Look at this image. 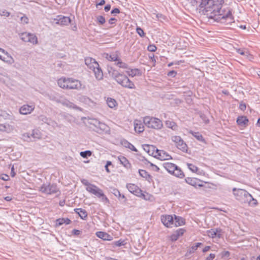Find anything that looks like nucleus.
I'll return each mask as SVG.
<instances>
[{"label": "nucleus", "mask_w": 260, "mask_h": 260, "mask_svg": "<svg viewBox=\"0 0 260 260\" xmlns=\"http://www.w3.org/2000/svg\"><path fill=\"white\" fill-rule=\"evenodd\" d=\"M224 3V0H197L200 13L214 21L230 24L234 22V17L231 10H222Z\"/></svg>", "instance_id": "obj_1"}, {"label": "nucleus", "mask_w": 260, "mask_h": 260, "mask_svg": "<svg viewBox=\"0 0 260 260\" xmlns=\"http://www.w3.org/2000/svg\"><path fill=\"white\" fill-rule=\"evenodd\" d=\"M233 191L236 199L241 203H247L250 206H255L257 204V200L246 190L234 188Z\"/></svg>", "instance_id": "obj_2"}, {"label": "nucleus", "mask_w": 260, "mask_h": 260, "mask_svg": "<svg viewBox=\"0 0 260 260\" xmlns=\"http://www.w3.org/2000/svg\"><path fill=\"white\" fill-rule=\"evenodd\" d=\"M58 85L64 89H76L79 90L82 89L81 82L73 78H60L57 81Z\"/></svg>", "instance_id": "obj_3"}, {"label": "nucleus", "mask_w": 260, "mask_h": 260, "mask_svg": "<svg viewBox=\"0 0 260 260\" xmlns=\"http://www.w3.org/2000/svg\"><path fill=\"white\" fill-rule=\"evenodd\" d=\"M112 77L123 87L134 89L136 88L135 84L125 75L113 70L111 73Z\"/></svg>", "instance_id": "obj_4"}, {"label": "nucleus", "mask_w": 260, "mask_h": 260, "mask_svg": "<svg viewBox=\"0 0 260 260\" xmlns=\"http://www.w3.org/2000/svg\"><path fill=\"white\" fill-rule=\"evenodd\" d=\"M88 123L90 129L100 134L107 133L110 131L107 124L97 119H89Z\"/></svg>", "instance_id": "obj_5"}, {"label": "nucleus", "mask_w": 260, "mask_h": 260, "mask_svg": "<svg viewBox=\"0 0 260 260\" xmlns=\"http://www.w3.org/2000/svg\"><path fill=\"white\" fill-rule=\"evenodd\" d=\"M48 98L52 101L55 102L57 103L61 104L62 105L75 109H78V107L73 103L67 100L66 98L60 96L58 93H51L47 95Z\"/></svg>", "instance_id": "obj_6"}, {"label": "nucleus", "mask_w": 260, "mask_h": 260, "mask_svg": "<svg viewBox=\"0 0 260 260\" xmlns=\"http://www.w3.org/2000/svg\"><path fill=\"white\" fill-rule=\"evenodd\" d=\"M144 123L149 128L159 129L162 127V121L158 118L146 116L143 119Z\"/></svg>", "instance_id": "obj_7"}, {"label": "nucleus", "mask_w": 260, "mask_h": 260, "mask_svg": "<svg viewBox=\"0 0 260 260\" xmlns=\"http://www.w3.org/2000/svg\"><path fill=\"white\" fill-rule=\"evenodd\" d=\"M39 191L47 194H52L58 192H59V194L60 193L59 188L55 183H43L40 186Z\"/></svg>", "instance_id": "obj_8"}, {"label": "nucleus", "mask_w": 260, "mask_h": 260, "mask_svg": "<svg viewBox=\"0 0 260 260\" xmlns=\"http://www.w3.org/2000/svg\"><path fill=\"white\" fill-rule=\"evenodd\" d=\"M86 190L89 193H92L101 199L103 202H108L109 200L107 197L104 194L103 190L95 185H90V187H86Z\"/></svg>", "instance_id": "obj_9"}, {"label": "nucleus", "mask_w": 260, "mask_h": 260, "mask_svg": "<svg viewBox=\"0 0 260 260\" xmlns=\"http://www.w3.org/2000/svg\"><path fill=\"white\" fill-rule=\"evenodd\" d=\"M172 141L174 142L176 147L183 152H187L188 147L183 139L178 136L171 137Z\"/></svg>", "instance_id": "obj_10"}, {"label": "nucleus", "mask_w": 260, "mask_h": 260, "mask_svg": "<svg viewBox=\"0 0 260 260\" xmlns=\"http://www.w3.org/2000/svg\"><path fill=\"white\" fill-rule=\"evenodd\" d=\"M20 38L23 41L30 43L33 45H36L38 43V38L34 34L23 32L20 35Z\"/></svg>", "instance_id": "obj_11"}, {"label": "nucleus", "mask_w": 260, "mask_h": 260, "mask_svg": "<svg viewBox=\"0 0 260 260\" xmlns=\"http://www.w3.org/2000/svg\"><path fill=\"white\" fill-rule=\"evenodd\" d=\"M0 59L9 63H12L14 61V59L9 53L1 48H0Z\"/></svg>", "instance_id": "obj_12"}, {"label": "nucleus", "mask_w": 260, "mask_h": 260, "mask_svg": "<svg viewBox=\"0 0 260 260\" xmlns=\"http://www.w3.org/2000/svg\"><path fill=\"white\" fill-rule=\"evenodd\" d=\"M161 221L163 224L167 228H172L173 225H174V218L172 215H161Z\"/></svg>", "instance_id": "obj_13"}, {"label": "nucleus", "mask_w": 260, "mask_h": 260, "mask_svg": "<svg viewBox=\"0 0 260 260\" xmlns=\"http://www.w3.org/2000/svg\"><path fill=\"white\" fill-rule=\"evenodd\" d=\"M54 20L56 21V24L61 26L67 25L71 22V19L69 17L62 15H58Z\"/></svg>", "instance_id": "obj_14"}, {"label": "nucleus", "mask_w": 260, "mask_h": 260, "mask_svg": "<svg viewBox=\"0 0 260 260\" xmlns=\"http://www.w3.org/2000/svg\"><path fill=\"white\" fill-rule=\"evenodd\" d=\"M126 188L129 192L136 196H140L142 195V190L135 184H127Z\"/></svg>", "instance_id": "obj_15"}, {"label": "nucleus", "mask_w": 260, "mask_h": 260, "mask_svg": "<svg viewBox=\"0 0 260 260\" xmlns=\"http://www.w3.org/2000/svg\"><path fill=\"white\" fill-rule=\"evenodd\" d=\"M207 234L209 237L212 238L217 237L221 238L222 230L220 228L212 229L207 231Z\"/></svg>", "instance_id": "obj_16"}, {"label": "nucleus", "mask_w": 260, "mask_h": 260, "mask_svg": "<svg viewBox=\"0 0 260 260\" xmlns=\"http://www.w3.org/2000/svg\"><path fill=\"white\" fill-rule=\"evenodd\" d=\"M34 109V105H24L19 109V112L21 114L27 115L32 112Z\"/></svg>", "instance_id": "obj_17"}, {"label": "nucleus", "mask_w": 260, "mask_h": 260, "mask_svg": "<svg viewBox=\"0 0 260 260\" xmlns=\"http://www.w3.org/2000/svg\"><path fill=\"white\" fill-rule=\"evenodd\" d=\"M155 153L156 154V156H158V158L160 160H168L172 159L171 156L164 150L156 149Z\"/></svg>", "instance_id": "obj_18"}, {"label": "nucleus", "mask_w": 260, "mask_h": 260, "mask_svg": "<svg viewBox=\"0 0 260 260\" xmlns=\"http://www.w3.org/2000/svg\"><path fill=\"white\" fill-rule=\"evenodd\" d=\"M85 63L86 65L88 67V68L91 70L93 69L96 68V66H98V64H99L98 62L96 61L95 59L91 57L85 58Z\"/></svg>", "instance_id": "obj_19"}, {"label": "nucleus", "mask_w": 260, "mask_h": 260, "mask_svg": "<svg viewBox=\"0 0 260 260\" xmlns=\"http://www.w3.org/2000/svg\"><path fill=\"white\" fill-rule=\"evenodd\" d=\"M96 236L104 240L111 241L113 239V237L104 232H97L95 234Z\"/></svg>", "instance_id": "obj_20"}, {"label": "nucleus", "mask_w": 260, "mask_h": 260, "mask_svg": "<svg viewBox=\"0 0 260 260\" xmlns=\"http://www.w3.org/2000/svg\"><path fill=\"white\" fill-rule=\"evenodd\" d=\"M143 149L150 155H154V157H156V154L155 153V147H154L153 145H150L148 144L144 145Z\"/></svg>", "instance_id": "obj_21"}, {"label": "nucleus", "mask_w": 260, "mask_h": 260, "mask_svg": "<svg viewBox=\"0 0 260 260\" xmlns=\"http://www.w3.org/2000/svg\"><path fill=\"white\" fill-rule=\"evenodd\" d=\"M13 120L14 119L13 116L6 111L0 110V120Z\"/></svg>", "instance_id": "obj_22"}, {"label": "nucleus", "mask_w": 260, "mask_h": 260, "mask_svg": "<svg viewBox=\"0 0 260 260\" xmlns=\"http://www.w3.org/2000/svg\"><path fill=\"white\" fill-rule=\"evenodd\" d=\"M162 166L165 170L171 174L176 168V165L171 162H164L162 164Z\"/></svg>", "instance_id": "obj_23"}, {"label": "nucleus", "mask_w": 260, "mask_h": 260, "mask_svg": "<svg viewBox=\"0 0 260 260\" xmlns=\"http://www.w3.org/2000/svg\"><path fill=\"white\" fill-rule=\"evenodd\" d=\"M39 120L43 123H46L49 125H52L53 126L56 124L54 121L44 115H40L39 117Z\"/></svg>", "instance_id": "obj_24"}, {"label": "nucleus", "mask_w": 260, "mask_h": 260, "mask_svg": "<svg viewBox=\"0 0 260 260\" xmlns=\"http://www.w3.org/2000/svg\"><path fill=\"white\" fill-rule=\"evenodd\" d=\"M92 70L94 72L95 77L97 80H100L103 79V73L101 68L100 67L99 64H98L96 68H95V69H93Z\"/></svg>", "instance_id": "obj_25"}, {"label": "nucleus", "mask_w": 260, "mask_h": 260, "mask_svg": "<svg viewBox=\"0 0 260 260\" xmlns=\"http://www.w3.org/2000/svg\"><path fill=\"white\" fill-rule=\"evenodd\" d=\"M118 159L120 164L126 169H129L131 168V164L125 157L120 155L118 156Z\"/></svg>", "instance_id": "obj_26"}, {"label": "nucleus", "mask_w": 260, "mask_h": 260, "mask_svg": "<svg viewBox=\"0 0 260 260\" xmlns=\"http://www.w3.org/2000/svg\"><path fill=\"white\" fill-rule=\"evenodd\" d=\"M134 129L136 132L141 133L144 131V126L141 121L136 120L134 122Z\"/></svg>", "instance_id": "obj_27"}, {"label": "nucleus", "mask_w": 260, "mask_h": 260, "mask_svg": "<svg viewBox=\"0 0 260 260\" xmlns=\"http://www.w3.org/2000/svg\"><path fill=\"white\" fill-rule=\"evenodd\" d=\"M185 219L183 218L174 215V225L175 226H181L185 224Z\"/></svg>", "instance_id": "obj_28"}, {"label": "nucleus", "mask_w": 260, "mask_h": 260, "mask_svg": "<svg viewBox=\"0 0 260 260\" xmlns=\"http://www.w3.org/2000/svg\"><path fill=\"white\" fill-rule=\"evenodd\" d=\"M121 145L125 148L131 149L132 151L137 152L136 148L126 140L123 139L121 141Z\"/></svg>", "instance_id": "obj_29"}, {"label": "nucleus", "mask_w": 260, "mask_h": 260, "mask_svg": "<svg viewBox=\"0 0 260 260\" xmlns=\"http://www.w3.org/2000/svg\"><path fill=\"white\" fill-rule=\"evenodd\" d=\"M74 211L76 213L78 214L80 217L83 219L85 220L87 217V213L86 211L82 208H75L74 209Z\"/></svg>", "instance_id": "obj_30"}, {"label": "nucleus", "mask_w": 260, "mask_h": 260, "mask_svg": "<svg viewBox=\"0 0 260 260\" xmlns=\"http://www.w3.org/2000/svg\"><path fill=\"white\" fill-rule=\"evenodd\" d=\"M139 175L143 178H145L146 180L150 182L152 179L151 176L145 170L140 169L139 170Z\"/></svg>", "instance_id": "obj_31"}, {"label": "nucleus", "mask_w": 260, "mask_h": 260, "mask_svg": "<svg viewBox=\"0 0 260 260\" xmlns=\"http://www.w3.org/2000/svg\"><path fill=\"white\" fill-rule=\"evenodd\" d=\"M71 222V220L68 218H60L57 219L56 220V226H60L62 225L63 224H65L66 225L70 224Z\"/></svg>", "instance_id": "obj_32"}, {"label": "nucleus", "mask_w": 260, "mask_h": 260, "mask_svg": "<svg viewBox=\"0 0 260 260\" xmlns=\"http://www.w3.org/2000/svg\"><path fill=\"white\" fill-rule=\"evenodd\" d=\"M187 183L193 186L197 187V186H202L201 184H198L197 182L198 180L195 178L187 177L185 179Z\"/></svg>", "instance_id": "obj_33"}, {"label": "nucleus", "mask_w": 260, "mask_h": 260, "mask_svg": "<svg viewBox=\"0 0 260 260\" xmlns=\"http://www.w3.org/2000/svg\"><path fill=\"white\" fill-rule=\"evenodd\" d=\"M248 122V119L246 116H239L237 119V123L239 125L243 126L246 125Z\"/></svg>", "instance_id": "obj_34"}, {"label": "nucleus", "mask_w": 260, "mask_h": 260, "mask_svg": "<svg viewBox=\"0 0 260 260\" xmlns=\"http://www.w3.org/2000/svg\"><path fill=\"white\" fill-rule=\"evenodd\" d=\"M189 133L191 134L198 141L203 143H205V140L203 138V136L199 132H195L192 131H190Z\"/></svg>", "instance_id": "obj_35"}, {"label": "nucleus", "mask_w": 260, "mask_h": 260, "mask_svg": "<svg viewBox=\"0 0 260 260\" xmlns=\"http://www.w3.org/2000/svg\"><path fill=\"white\" fill-rule=\"evenodd\" d=\"M202 244V243L200 242L196 243L194 245H193L188 249L186 253V255L187 256L191 253H194L197 250L199 246H200Z\"/></svg>", "instance_id": "obj_36"}, {"label": "nucleus", "mask_w": 260, "mask_h": 260, "mask_svg": "<svg viewBox=\"0 0 260 260\" xmlns=\"http://www.w3.org/2000/svg\"><path fill=\"white\" fill-rule=\"evenodd\" d=\"M171 174L180 178H182L184 176L183 172L182 171L181 169L177 166H176V168L175 169V170H174V171H173V172H172Z\"/></svg>", "instance_id": "obj_37"}, {"label": "nucleus", "mask_w": 260, "mask_h": 260, "mask_svg": "<svg viewBox=\"0 0 260 260\" xmlns=\"http://www.w3.org/2000/svg\"><path fill=\"white\" fill-rule=\"evenodd\" d=\"M166 125L167 127L171 128L173 131L178 130V125L175 122L173 121L167 120L166 121Z\"/></svg>", "instance_id": "obj_38"}, {"label": "nucleus", "mask_w": 260, "mask_h": 260, "mask_svg": "<svg viewBox=\"0 0 260 260\" xmlns=\"http://www.w3.org/2000/svg\"><path fill=\"white\" fill-rule=\"evenodd\" d=\"M79 100L80 102L84 103L85 104L89 105L92 103L91 100L86 95H81L79 97Z\"/></svg>", "instance_id": "obj_39"}, {"label": "nucleus", "mask_w": 260, "mask_h": 260, "mask_svg": "<svg viewBox=\"0 0 260 260\" xmlns=\"http://www.w3.org/2000/svg\"><path fill=\"white\" fill-rule=\"evenodd\" d=\"M128 70L126 71V73L132 77L138 75L140 74V70L138 69H127Z\"/></svg>", "instance_id": "obj_40"}, {"label": "nucleus", "mask_w": 260, "mask_h": 260, "mask_svg": "<svg viewBox=\"0 0 260 260\" xmlns=\"http://www.w3.org/2000/svg\"><path fill=\"white\" fill-rule=\"evenodd\" d=\"M126 244V242L125 241V240L120 239L118 241L113 242L111 244L113 247H120L121 246H124Z\"/></svg>", "instance_id": "obj_41"}, {"label": "nucleus", "mask_w": 260, "mask_h": 260, "mask_svg": "<svg viewBox=\"0 0 260 260\" xmlns=\"http://www.w3.org/2000/svg\"><path fill=\"white\" fill-rule=\"evenodd\" d=\"M106 102L108 107L110 108H113L117 105L116 100L111 98H108Z\"/></svg>", "instance_id": "obj_42"}, {"label": "nucleus", "mask_w": 260, "mask_h": 260, "mask_svg": "<svg viewBox=\"0 0 260 260\" xmlns=\"http://www.w3.org/2000/svg\"><path fill=\"white\" fill-rule=\"evenodd\" d=\"M115 64L118 67L122 69H128V66L125 62H122L120 58L115 62Z\"/></svg>", "instance_id": "obj_43"}, {"label": "nucleus", "mask_w": 260, "mask_h": 260, "mask_svg": "<svg viewBox=\"0 0 260 260\" xmlns=\"http://www.w3.org/2000/svg\"><path fill=\"white\" fill-rule=\"evenodd\" d=\"M14 129V127L9 124H3V131L7 133H11Z\"/></svg>", "instance_id": "obj_44"}, {"label": "nucleus", "mask_w": 260, "mask_h": 260, "mask_svg": "<svg viewBox=\"0 0 260 260\" xmlns=\"http://www.w3.org/2000/svg\"><path fill=\"white\" fill-rule=\"evenodd\" d=\"M106 57L109 60L111 61H117L119 58L117 54L115 53H113L110 55L107 54Z\"/></svg>", "instance_id": "obj_45"}, {"label": "nucleus", "mask_w": 260, "mask_h": 260, "mask_svg": "<svg viewBox=\"0 0 260 260\" xmlns=\"http://www.w3.org/2000/svg\"><path fill=\"white\" fill-rule=\"evenodd\" d=\"M80 154L83 158H87L91 155L92 152L90 150H86L81 152Z\"/></svg>", "instance_id": "obj_46"}, {"label": "nucleus", "mask_w": 260, "mask_h": 260, "mask_svg": "<svg viewBox=\"0 0 260 260\" xmlns=\"http://www.w3.org/2000/svg\"><path fill=\"white\" fill-rule=\"evenodd\" d=\"M96 20L101 25L104 24L106 22L105 17L101 15L98 16L96 17Z\"/></svg>", "instance_id": "obj_47"}, {"label": "nucleus", "mask_w": 260, "mask_h": 260, "mask_svg": "<svg viewBox=\"0 0 260 260\" xmlns=\"http://www.w3.org/2000/svg\"><path fill=\"white\" fill-rule=\"evenodd\" d=\"M110 190L111 193H112L115 196H116L117 197H118V196H120V191L118 190V189H117L116 188L110 187Z\"/></svg>", "instance_id": "obj_48"}, {"label": "nucleus", "mask_w": 260, "mask_h": 260, "mask_svg": "<svg viewBox=\"0 0 260 260\" xmlns=\"http://www.w3.org/2000/svg\"><path fill=\"white\" fill-rule=\"evenodd\" d=\"M236 52L242 55H247L248 52H245L243 49L234 48Z\"/></svg>", "instance_id": "obj_49"}, {"label": "nucleus", "mask_w": 260, "mask_h": 260, "mask_svg": "<svg viewBox=\"0 0 260 260\" xmlns=\"http://www.w3.org/2000/svg\"><path fill=\"white\" fill-rule=\"evenodd\" d=\"M21 23L23 24H27L28 23V18L25 15L20 17Z\"/></svg>", "instance_id": "obj_50"}, {"label": "nucleus", "mask_w": 260, "mask_h": 260, "mask_svg": "<svg viewBox=\"0 0 260 260\" xmlns=\"http://www.w3.org/2000/svg\"><path fill=\"white\" fill-rule=\"evenodd\" d=\"M136 31L138 33V34H139V35L141 37H144L145 35V33H144L143 30L140 27H137Z\"/></svg>", "instance_id": "obj_51"}, {"label": "nucleus", "mask_w": 260, "mask_h": 260, "mask_svg": "<svg viewBox=\"0 0 260 260\" xmlns=\"http://www.w3.org/2000/svg\"><path fill=\"white\" fill-rule=\"evenodd\" d=\"M10 15V12L6 10H0V15L2 16L9 17Z\"/></svg>", "instance_id": "obj_52"}, {"label": "nucleus", "mask_w": 260, "mask_h": 260, "mask_svg": "<svg viewBox=\"0 0 260 260\" xmlns=\"http://www.w3.org/2000/svg\"><path fill=\"white\" fill-rule=\"evenodd\" d=\"M185 231V230H184L183 229H179L176 231L175 233L179 237L183 235Z\"/></svg>", "instance_id": "obj_53"}, {"label": "nucleus", "mask_w": 260, "mask_h": 260, "mask_svg": "<svg viewBox=\"0 0 260 260\" xmlns=\"http://www.w3.org/2000/svg\"><path fill=\"white\" fill-rule=\"evenodd\" d=\"M156 49L157 48L154 45H150L147 47V50L150 52H155Z\"/></svg>", "instance_id": "obj_54"}, {"label": "nucleus", "mask_w": 260, "mask_h": 260, "mask_svg": "<svg viewBox=\"0 0 260 260\" xmlns=\"http://www.w3.org/2000/svg\"><path fill=\"white\" fill-rule=\"evenodd\" d=\"M150 195L146 193V194L142 192V195L140 196H138V197H141L145 200H150Z\"/></svg>", "instance_id": "obj_55"}, {"label": "nucleus", "mask_w": 260, "mask_h": 260, "mask_svg": "<svg viewBox=\"0 0 260 260\" xmlns=\"http://www.w3.org/2000/svg\"><path fill=\"white\" fill-rule=\"evenodd\" d=\"M189 169L191 170L193 172H196L198 171V168L192 164H188Z\"/></svg>", "instance_id": "obj_56"}, {"label": "nucleus", "mask_w": 260, "mask_h": 260, "mask_svg": "<svg viewBox=\"0 0 260 260\" xmlns=\"http://www.w3.org/2000/svg\"><path fill=\"white\" fill-rule=\"evenodd\" d=\"M200 117L204 121V122L207 123L209 122V119L207 117V116L204 114H201L200 115Z\"/></svg>", "instance_id": "obj_57"}, {"label": "nucleus", "mask_w": 260, "mask_h": 260, "mask_svg": "<svg viewBox=\"0 0 260 260\" xmlns=\"http://www.w3.org/2000/svg\"><path fill=\"white\" fill-rule=\"evenodd\" d=\"M168 76L174 77L177 75V72L174 70L171 71L167 74Z\"/></svg>", "instance_id": "obj_58"}, {"label": "nucleus", "mask_w": 260, "mask_h": 260, "mask_svg": "<svg viewBox=\"0 0 260 260\" xmlns=\"http://www.w3.org/2000/svg\"><path fill=\"white\" fill-rule=\"evenodd\" d=\"M145 160L147 162V163H149L150 164V166L151 167H153L154 168V171H156V172H159V168L157 166H156L155 165L149 162V161H148L147 160L145 159Z\"/></svg>", "instance_id": "obj_59"}, {"label": "nucleus", "mask_w": 260, "mask_h": 260, "mask_svg": "<svg viewBox=\"0 0 260 260\" xmlns=\"http://www.w3.org/2000/svg\"><path fill=\"white\" fill-rule=\"evenodd\" d=\"M239 108L240 110H241L242 111L245 110L246 108V105L245 103L241 102L240 104Z\"/></svg>", "instance_id": "obj_60"}, {"label": "nucleus", "mask_w": 260, "mask_h": 260, "mask_svg": "<svg viewBox=\"0 0 260 260\" xmlns=\"http://www.w3.org/2000/svg\"><path fill=\"white\" fill-rule=\"evenodd\" d=\"M82 183L87 186V187H90V185H93V184L90 183L87 180L83 179L82 180Z\"/></svg>", "instance_id": "obj_61"}, {"label": "nucleus", "mask_w": 260, "mask_h": 260, "mask_svg": "<svg viewBox=\"0 0 260 260\" xmlns=\"http://www.w3.org/2000/svg\"><path fill=\"white\" fill-rule=\"evenodd\" d=\"M179 237L177 236V235L175 233L171 235V239L172 241H175L178 239Z\"/></svg>", "instance_id": "obj_62"}, {"label": "nucleus", "mask_w": 260, "mask_h": 260, "mask_svg": "<svg viewBox=\"0 0 260 260\" xmlns=\"http://www.w3.org/2000/svg\"><path fill=\"white\" fill-rule=\"evenodd\" d=\"M215 257V254L210 253L209 255L205 260H213Z\"/></svg>", "instance_id": "obj_63"}, {"label": "nucleus", "mask_w": 260, "mask_h": 260, "mask_svg": "<svg viewBox=\"0 0 260 260\" xmlns=\"http://www.w3.org/2000/svg\"><path fill=\"white\" fill-rule=\"evenodd\" d=\"M1 179L4 181H8L9 180L10 177L7 174H3L2 175Z\"/></svg>", "instance_id": "obj_64"}]
</instances>
